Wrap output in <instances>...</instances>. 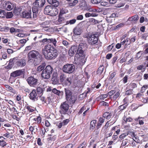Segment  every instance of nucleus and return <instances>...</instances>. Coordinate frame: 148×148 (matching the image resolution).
<instances>
[{"instance_id":"obj_1","label":"nucleus","mask_w":148,"mask_h":148,"mask_svg":"<svg viewBox=\"0 0 148 148\" xmlns=\"http://www.w3.org/2000/svg\"><path fill=\"white\" fill-rule=\"evenodd\" d=\"M42 51L45 58L47 60L54 59L58 56L57 50L50 44L45 45Z\"/></svg>"},{"instance_id":"obj_2","label":"nucleus","mask_w":148,"mask_h":148,"mask_svg":"<svg viewBox=\"0 0 148 148\" xmlns=\"http://www.w3.org/2000/svg\"><path fill=\"white\" fill-rule=\"evenodd\" d=\"M25 71L24 69H19L14 71L10 73V80H12L14 82L15 79L19 78L24 75Z\"/></svg>"},{"instance_id":"obj_3","label":"nucleus","mask_w":148,"mask_h":148,"mask_svg":"<svg viewBox=\"0 0 148 148\" xmlns=\"http://www.w3.org/2000/svg\"><path fill=\"white\" fill-rule=\"evenodd\" d=\"M87 40L88 44L90 45H97L98 41V37L97 35L95 34H88L86 37Z\"/></svg>"},{"instance_id":"obj_4","label":"nucleus","mask_w":148,"mask_h":148,"mask_svg":"<svg viewBox=\"0 0 148 148\" xmlns=\"http://www.w3.org/2000/svg\"><path fill=\"white\" fill-rule=\"evenodd\" d=\"M53 70V68L50 65L46 66L45 69L43 70L41 74L42 77L45 79H49L51 76Z\"/></svg>"},{"instance_id":"obj_5","label":"nucleus","mask_w":148,"mask_h":148,"mask_svg":"<svg viewBox=\"0 0 148 148\" xmlns=\"http://www.w3.org/2000/svg\"><path fill=\"white\" fill-rule=\"evenodd\" d=\"M69 108V105L66 101L62 103L60 106V113L61 114H68V112Z\"/></svg>"},{"instance_id":"obj_6","label":"nucleus","mask_w":148,"mask_h":148,"mask_svg":"<svg viewBox=\"0 0 148 148\" xmlns=\"http://www.w3.org/2000/svg\"><path fill=\"white\" fill-rule=\"evenodd\" d=\"M14 64L15 67H21L24 66L26 64V60L23 58L21 59L15 58Z\"/></svg>"},{"instance_id":"obj_7","label":"nucleus","mask_w":148,"mask_h":148,"mask_svg":"<svg viewBox=\"0 0 148 148\" xmlns=\"http://www.w3.org/2000/svg\"><path fill=\"white\" fill-rule=\"evenodd\" d=\"M75 66L73 64H67L63 67V71L65 73L70 74L72 73L75 70Z\"/></svg>"},{"instance_id":"obj_8","label":"nucleus","mask_w":148,"mask_h":148,"mask_svg":"<svg viewBox=\"0 0 148 148\" xmlns=\"http://www.w3.org/2000/svg\"><path fill=\"white\" fill-rule=\"evenodd\" d=\"M27 81L30 86L35 87L38 84V79L34 77L30 76L27 78Z\"/></svg>"},{"instance_id":"obj_9","label":"nucleus","mask_w":148,"mask_h":148,"mask_svg":"<svg viewBox=\"0 0 148 148\" xmlns=\"http://www.w3.org/2000/svg\"><path fill=\"white\" fill-rule=\"evenodd\" d=\"M45 3V0H36L33 3L34 6L32 8L38 10L39 8H41L43 6Z\"/></svg>"},{"instance_id":"obj_10","label":"nucleus","mask_w":148,"mask_h":148,"mask_svg":"<svg viewBox=\"0 0 148 148\" xmlns=\"http://www.w3.org/2000/svg\"><path fill=\"white\" fill-rule=\"evenodd\" d=\"M39 53L38 51L35 50H32L30 51L28 54L27 57L28 60H30L33 59H34V60L36 61V58L39 55Z\"/></svg>"},{"instance_id":"obj_11","label":"nucleus","mask_w":148,"mask_h":148,"mask_svg":"<svg viewBox=\"0 0 148 148\" xmlns=\"http://www.w3.org/2000/svg\"><path fill=\"white\" fill-rule=\"evenodd\" d=\"M32 12L31 10H25L22 12L21 16L22 17L26 18H32Z\"/></svg>"},{"instance_id":"obj_12","label":"nucleus","mask_w":148,"mask_h":148,"mask_svg":"<svg viewBox=\"0 0 148 148\" xmlns=\"http://www.w3.org/2000/svg\"><path fill=\"white\" fill-rule=\"evenodd\" d=\"M29 97L30 99L34 101L37 100L38 97L35 89H33L30 93Z\"/></svg>"},{"instance_id":"obj_13","label":"nucleus","mask_w":148,"mask_h":148,"mask_svg":"<svg viewBox=\"0 0 148 148\" xmlns=\"http://www.w3.org/2000/svg\"><path fill=\"white\" fill-rule=\"evenodd\" d=\"M51 80L52 84L55 85L58 84L59 82V80L58 77V74L57 72H54L53 73Z\"/></svg>"},{"instance_id":"obj_14","label":"nucleus","mask_w":148,"mask_h":148,"mask_svg":"<svg viewBox=\"0 0 148 148\" xmlns=\"http://www.w3.org/2000/svg\"><path fill=\"white\" fill-rule=\"evenodd\" d=\"M14 4L12 3L10 1H7L5 2L3 5V8L4 9L8 10L10 11L14 8Z\"/></svg>"},{"instance_id":"obj_15","label":"nucleus","mask_w":148,"mask_h":148,"mask_svg":"<svg viewBox=\"0 0 148 148\" xmlns=\"http://www.w3.org/2000/svg\"><path fill=\"white\" fill-rule=\"evenodd\" d=\"M68 102L70 104H73L77 99V97L74 95L69 97L66 99Z\"/></svg>"},{"instance_id":"obj_16","label":"nucleus","mask_w":148,"mask_h":148,"mask_svg":"<svg viewBox=\"0 0 148 148\" xmlns=\"http://www.w3.org/2000/svg\"><path fill=\"white\" fill-rule=\"evenodd\" d=\"M78 47L75 45L72 46L69 51V56H73L74 54L77 52Z\"/></svg>"},{"instance_id":"obj_17","label":"nucleus","mask_w":148,"mask_h":148,"mask_svg":"<svg viewBox=\"0 0 148 148\" xmlns=\"http://www.w3.org/2000/svg\"><path fill=\"white\" fill-rule=\"evenodd\" d=\"M81 45H79L78 47L77 53L79 56V57L81 58L82 59L84 58L85 55L82 49V48L81 47Z\"/></svg>"},{"instance_id":"obj_18","label":"nucleus","mask_w":148,"mask_h":148,"mask_svg":"<svg viewBox=\"0 0 148 148\" xmlns=\"http://www.w3.org/2000/svg\"><path fill=\"white\" fill-rule=\"evenodd\" d=\"M130 38H127L126 39H124L123 40L121 41L122 45H124V49L127 48L128 45L130 44Z\"/></svg>"},{"instance_id":"obj_19","label":"nucleus","mask_w":148,"mask_h":148,"mask_svg":"<svg viewBox=\"0 0 148 148\" xmlns=\"http://www.w3.org/2000/svg\"><path fill=\"white\" fill-rule=\"evenodd\" d=\"M5 87L6 89L13 94H16V90L12 87L8 85H5Z\"/></svg>"},{"instance_id":"obj_20","label":"nucleus","mask_w":148,"mask_h":148,"mask_svg":"<svg viewBox=\"0 0 148 148\" xmlns=\"http://www.w3.org/2000/svg\"><path fill=\"white\" fill-rule=\"evenodd\" d=\"M47 2L51 4L55 8L57 7L59 5V2L56 0H47Z\"/></svg>"},{"instance_id":"obj_21","label":"nucleus","mask_w":148,"mask_h":148,"mask_svg":"<svg viewBox=\"0 0 148 148\" xmlns=\"http://www.w3.org/2000/svg\"><path fill=\"white\" fill-rule=\"evenodd\" d=\"M15 58H14L12 59H11L9 61V62L8 65L6 66V68L7 69H11L14 66L15 67L14 64V60Z\"/></svg>"},{"instance_id":"obj_22","label":"nucleus","mask_w":148,"mask_h":148,"mask_svg":"<svg viewBox=\"0 0 148 148\" xmlns=\"http://www.w3.org/2000/svg\"><path fill=\"white\" fill-rule=\"evenodd\" d=\"M39 127V126H31L29 127V130L31 132L33 133L34 132V134H35L38 130Z\"/></svg>"},{"instance_id":"obj_23","label":"nucleus","mask_w":148,"mask_h":148,"mask_svg":"<svg viewBox=\"0 0 148 148\" xmlns=\"http://www.w3.org/2000/svg\"><path fill=\"white\" fill-rule=\"evenodd\" d=\"M52 6L51 5H47L46 6L44 10V12L45 14L49 15L52 10Z\"/></svg>"},{"instance_id":"obj_24","label":"nucleus","mask_w":148,"mask_h":148,"mask_svg":"<svg viewBox=\"0 0 148 148\" xmlns=\"http://www.w3.org/2000/svg\"><path fill=\"white\" fill-rule=\"evenodd\" d=\"M58 10L56 8H52V10L49 15L54 16H56L58 13Z\"/></svg>"},{"instance_id":"obj_25","label":"nucleus","mask_w":148,"mask_h":148,"mask_svg":"<svg viewBox=\"0 0 148 148\" xmlns=\"http://www.w3.org/2000/svg\"><path fill=\"white\" fill-rule=\"evenodd\" d=\"M57 41L56 38H49L48 44H49V43L51 44L55 47H56L57 46Z\"/></svg>"},{"instance_id":"obj_26","label":"nucleus","mask_w":148,"mask_h":148,"mask_svg":"<svg viewBox=\"0 0 148 148\" xmlns=\"http://www.w3.org/2000/svg\"><path fill=\"white\" fill-rule=\"evenodd\" d=\"M43 59V58L42 57V56L39 53V55L35 59L36 64H40L42 61Z\"/></svg>"},{"instance_id":"obj_27","label":"nucleus","mask_w":148,"mask_h":148,"mask_svg":"<svg viewBox=\"0 0 148 148\" xmlns=\"http://www.w3.org/2000/svg\"><path fill=\"white\" fill-rule=\"evenodd\" d=\"M65 92L66 94V99L71 96L73 95V93L71 90L66 88H65Z\"/></svg>"},{"instance_id":"obj_28","label":"nucleus","mask_w":148,"mask_h":148,"mask_svg":"<svg viewBox=\"0 0 148 148\" xmlns=\"http://www.w3.org/2000/svg\"><path fill=\"white\" fill-rule=\"evenodd\" d=\"M32 10L33 13V18L35 20H36L37 18V14L38 10L36 8H32Z\"/></svg>"},{"instance_id":"obj_29","label":"nucleus","mask_w":148,"mask_h":148,"mask_svg":"<svg viewBox=\"0 0 148 148\" xmlns=\"http://www.w3.org/2000/svg\"><path fill=\"white\" fill-rule=\"evenodd\" d=\"M97 123L96 120H92L90 122L89 129L90 130H94L96 126V124Z\"/></svg>"},{"instance_id":"obj_30","label":"nucleus","mask_w":148,"mask_h":148,"mask_svg":"<svg viewBox=\"0 0 148 148\" xmlns=\"http://www.w3.org/2000/svg\"><path fill=\"white\" fill-rule=\"evenodd\" d=\"M3 136L7 138H9L10 139H12L14 137V135L12 133H10L8 132L3 134Z\"/></svg>"},{"instance_id":"obj_31","label":"nucleus","mask_w":148,"mask_h":148,"mask_svg":"<svg viewBox=\"0 0 148 148\" xmlns=\"http://www.w3.org/2000/svg\"><path fill=\"white\" fill-rule=\"evenodd\" d=\"M139 16L137 14H135L132 16L130 17L128 20L132 21H136L138 20Z\"/></svg>"},{"instance_id":"obj_32","label":"nucleus","mask_w":148,"mask_h":148,"mask_svg":"<svg viewBox=\"0 0 148 148\" xmlns=\"http://www.w3.org/2000/svg\"><path fill=\"white\" fill-rule=\"evenodd\" d=\"M112 116V114L111 112H105L103 115V116L104 118H106L108 120L110 119Z\"/></svg>"},{"instance_id":"obj_33","label":"nucleus","mask_w":148,"mask_h":148,"mask_svg":"<svg viewBox=\"0 0 148 148\" xmlns=\"http://www.w3.org/2000/svg\"><path fill=\"white\" fill-rule=\"evenodd\" d=\"M52 91L53 93L59 96L62 95L63 94V92L58 90L55 88L53 89Z\"/></svg>"},{"instance_id":"obj_34","label":"nucleus","mask_w":148,"mask_h":148,"mask_svg":"<svg viewBox=\"0 0 148 148\" xmlns=\"http://www.w3.org/2000/svg\"><path fill=\"white\" fill-rule=\"evenodd\" d=\"M71 79L70 77L67 78L64 81V85L66 86H70L71 84Z\"/></svg>"},{"instance_id":"obj_35","label":"nucleus","mask_w":148,"mask_h":148,"mask_svg":"<svg viewBox=\"0 0 148 148\" xmlns=\"http://www.w3.org/2000/svg\"><path fill=\"white\" fill-rule=\"evenodd\" d=\"M104 68V66L103 65H100L98 69L97 72V74L99 75L103 73Z\"/></svg>"},{"instance_id":"obj_36","label":"nucleus","mask_w":148,"mask_h":148,"mask_svg":"<svg viewBox=\"0 0 148 148\" xmlns=\"http://www.w3.org/2000/svg\"><path fill=\"white\" fill-rule=\"evenodd\" d=\"M25 107L29 113L32 112L35 110V108L30 106H25Z\"/></svg>"},{"instance_id":"obj_37","label":"nucleus","mask_w":148,"mask_h":148,"mask_svg":"<svg viewBox=\"0 0 148 148\" xmlns=\"http://www.w3.org/2000/svg\"><path fill=\"white\" fill-rule=\"evenodd\" d=\"M49 21H46L43 22L41 24V26L42 27L44 28H47L49 27Z\"/></svg>"},{"instance_id":"obj_38","label":"nucleus","mask_w":148,"mask_h":148,"mask_svg":"<svg viewBox=\"0 0 148 148\" xmlns=\"http://www.w3.org/2000/svg\"><path fill=\"white\" fill-rule=\"evenodd\" d=\"M115 94L111 98L112 100L114 101L116 100L120 95V93L118 91L116 93L115 92Z\"/></svg>"},{"instance_id":"obj_39","label":"nucleus","mask_w":148,"mask_h":148,"mask_svg":"<svg viewBox=\"0 0 148 148\" xmlns=\"http://www.w3.org/2000/svg\"><path fill=\"white\" fill-rule=\"evenodd\" d=\"M50 136H51L47 138V140L48 141L51 142L52 141H54L56 140V135H54L52 137L51 136L52 135H50Z\"/></svg>"},{"instance_id":"obj_40","label":"nucleus","mask_w":148,"mask_h":148,"mask_svg":"<svg viewBox=\"0 0 148 148\" xmlns=\"http://www.w3.org/2000/svg\"><path fill=\"white\" fill-rule=\"evenodd\" d=\"M123 119L124 121L125 122H132L133 121V119L131 117H129L128 118H126V116L125 115L123 117Z\"/></svg>"},{"instance_id":"obj_41","label":"nucleus","mask_w":148,"mask_h":148,"mask_svg":"<svg viewBox=\"0 0 148 148\" xmlns=\"http://www.w3.org/2000/svg\"><path fill=\"white\" fill-rule=\"evenodd\" d=\"M66 75L64 74H61L60 77V79L61 82H63L67 78H66Z\"/></svg>"},{"instance_id":"obj_42","label":"nucleus","mask_w":148,"mask_h":148,"mask_svg":"<svg viewBox=\"0 0 148 148\" xmlns=\"http://www.w3.org/2000/svg\"><path fill=\"white\" fill-rule=\"evenodd\" d=\"M127 106V104H124L121 105L119 106L118 108V110H119V111H120L124 110L126 108Z\"/></svg>"},{"instance_id":"obj_43","label":"nucleus","mask_w":148,"mask_h":148,"mask_svg":"<svg viewBox=\"0 0 148 148\" xmlns=\"http://www.w3.org/2000/svg\"><path fill=\"white\" fill-rule=\"evenodd\" d=\"M33 120L37 122L38 124H40L41 122L42 118L40 116H38L34 119Z\"/></svg>"},{"instance_id":"obj_44","label":"nucleus","mask_w":148,"mask_h":148,"mask_svg":"<svg viewBox=\"0 0 148 148\" xmlns=\"http://www.w3.org/2000/svg\"><path fill=\"white\" fill-rule=\"evenodd\" d=\"M26 42V40L25 39L20 40H19V45L21 47H22L24 46Z\"/></svg>"},{"instance_id":"obj_45","label":"nucleus","mask_w":148,"mask_h":148,"mask_svg":"<svg viewBox=\"0 0 148 148\" xmlns=\"http://www.w3.org/2000/svg\"><path fill=\"white\" fill-rule=\"evenodd\" d=\"M81 30L79 28H77L74 30V33L76 35H79L81 33Z\"/></svg>"},{"instance_id":"obj_46","label":"nucleus","mask_w":148,"mask_h":148,"mask_svg":"<svg viewBox=\"0 0 148 148\" xmlns=\"http://www.w3.org/2000/svg\"><path fill=\"white\" fill-rule=\"evenodd\" d=\"M36 90L38 94H40L42 93L43 92V90L42 87H40V86L37 87Z\"/></svg>"},{"instance_id":"obj_47","label":"nucleus","mask_w":148,"mask_h":148,"mask_svg":"<svg viewBox=\"0 0 148 148\" xmlns=\"http://www.w3.org/2000/svg\"><path fill=\"white\" fill-rule=\"evenodd\" d=\"M79 6L82 9H85L87 7V5L86 3L82 2L79 4Z\"/></svg>"},{"instance_id":"obj_48","label":"nucleus","mask_w":148,"mask_h":148,"mask_svg":"<svg viewBox=\"0 0 148 148\" xmlns=\"http://www.w3.org/2000/svg\"><path fill=\"white\" fill-rule=\"evenodd\" d=\"M6 12L3 10H0V17L4 18L6 16Z\"/></svg>"},{"instance_id":"obj_49","label":"nucleus","mask_w":148,"mask_h":148,"mask_svg":"<svg viewBox=\"0 0 148 148\" xmlns=\"http://www.w3.org/2000/svg\"><path fill=\"white\" fill-rule=\"evenodd\" d=\"M129 86L130 88L133 89L137 87V85L135 83H131L129 84Z\"/></svg>"},{"instance_id":"obj_50","label":"nucleus","mask_w":148,"mask_h":148,"mask_svg":"<svg viewBox=\"0 0 148 148\" xmlns=\"http://www.w3.org/2000/svg\"><path fill=\"white\" fill-rule=\"evenodd\" d=\"M148 88V85H143L141 88L140 90V92L141 93L144 92L146 89Z\"/></svg>"},{"instance_id":"obj_51","label":"nucleus","mask_w":148,"mask_h":148,"mask_svg":"<svg viewBox=\"0 0 148 148\" xmlns=\"http://www.w3.org/2000/svg\"><path fill=\"white\" fill-rule=\"evenodd\" d=\"M76 21V20L75 19H73L69 21H66V24L68 25L69 24L71 25L73 24H74Z\"/></svg>"},{"instance_id":"obj_52","label":"nucleus","mask_w":148,"mask_h":148,"mask_svg":"<svg viewBox=\"0 0 148 148\" xmlns=\"http://www.w3.org/2000/svg\"><path fill=\"white\" fill-rule=\"evenodd\" d=\"M6 15V18H12L13 16V14L12 12L7 13Z\"/></svg>"},{"instance_id":"obj_53","label":"nucleus","mask_w":148,"mask_h":148,"mask_svg":"<svg viewBox=\"0 0 148 148\" xmlns=\"http://www.w3.org/2000/svg\"><path fill=\"white\" fill-rule=\"evenodd\" d=\"M108 96V95L107 94L104 95H100L99 97L100 98V100L102 101L104 100V99L107 97Z\"/></svg>"},{"instance_id":"obj_54","label":"nucleus","mask_w":148,"mask_h":148,"mask_svg":"<svg viewBox=\"0 0 148 148\" xmlns=\"http://www.w3.org/2000/svg\"><path fill=\"white\" fill-rule=\"evenodd\" d=\"M110 75L109 79V80H111L115 76L116 74V72H114L112 73L110 72Z\"/></svg>"},{"instance_id":"obj_55","label":"nucleus","mask_w":148,"mask_h":148,"mask_svg":"<svg viewBox=\"0 0 148 148\" xmlns=\"http://www.w3.org/2000/svg\"><path fill=\"white\" fill-rule=\"evenodd\" d=\"M114 46V43H112V44L110 45L108 47L106 48V50L108 52L111 51L112 50V48H113Z\"/></svg>"},{"instance_id":"obj_56","label":"nucleus","mask_w":148,"mask_h":148,"mask_svg":"<svg viewBox=\"0 0 148 148\" xmlns=\"http://www.w3.org/2000/svg\"><path fill=\"white\" fill-rule=\"evenodd\" d=\"M132 91L133 89H129L125 92V94L126 95H130L132 94Z\"/></svg>"},{"instance_id":"obj_57","label":"nucleus","mask_w":148,"mask_h":148,"mask_svg":"<svg viewBox=\"0 0 148 148\" xmlns=\"http://www.w3.org/2000/svg\"><path fill=\"white\" fill-rule=\"evenodd\" d=\"M139 137L136 136H134L133 138V140L134 141L137 143H139L140 141V140L139 139Z\"/></svg>"},{"instance_id":"obj_58","label":"nucleus","mask_w":148,"mask_h":148,"mask_svg":"<svg viewBox=\"0 0 148 148\" xmlns=\"http://www.w3.org/2000/svg\"><path fill=\"white\" fill-rule=\"evenodd\" d=\"M45 67V66L43 65H40L38 67L37 70L38 71L40 72L43 70Z\"/></svg>"},{"instance_id":"obj_59","label":"nucleus","mask_w":148,"mask_h":148,"mask_svg":"<svg viewBox=\"0 0 148 148\" xmlns=\"http://www.w3.org/2000/svg\"><path fill=\"white\" fill-rule=\"evenodd\" d=\"M115 91L114 90H112L108 92L107 94L108 95H109V96L110 99L112 97L111 96L115 94Z\"/></svg>"},{"instance_id":"obj_60","label":"nucleus","mask_w":148,"mask_h":148,"mask_svg":"<svg viewBox=\"0 0 148 148\" xmlns=\"http://www.w3.org/2000/svg\"><path fill=\"white\" fill-rule=\"evenodd\" d=\"M148 36V33H146L143 34L141 38L145 40H147V37Z\"/></svg>"},{"instance_id":"obj_61","label":"nucleus","mask_w":148,"mask_h":148,"mask_svg":"<svg viewBox=\"0 0 148 148\" xmlns=\"http://www.w3.org/2000/svg\"><path fill=\"white\" fill-rule=\"evenodd\" d=\"M7 144L5 140H2L1 142H0V145L2 147H4Z\"/></svg>"},{"instance_id":"obj_62","label":"nucleus","mask_w":148,"mask_h":148,"mask_svg":"<svg viewBox=\"0 0 148 148\" xmlns=\"http://www.w3.org/2000/svg\"><path fill=\"white\" fill-rule=\"evenodd\" d=\"M99 132V129L96 128L93 132V134L96 136L98 135Z\"/></svg>"},{"instance_id":"obj_63","label":"nucleus","mask_w":148,"mask_h":148,"mask_svg":"<svg viewBox=\"0 0 148 148\" xmlns=\"http://www.w3.org/2000/svg\"><path fill=\"white\" fill-rule=\"evenodd\" d=\"M52 102L51 99L50 97H48L46 99V103L47 104H50Z\"/></svg>"},{"instance_id":"obj_64","label":"nucleus","mask_w":148,"mask_h":148,"mask_svg":"<svg viewBox=\"0 0 148 148\" xmlns=\"http://www.w3.org/2000/svg\"><path fill=\"white\" fill-rule=\"evenodd\" d=\"M86 109V107L84 106L82 107L80 110L79 111L78 113L79 115H80L81 114L82 112Z\"/></svg>"}]
</instances>
